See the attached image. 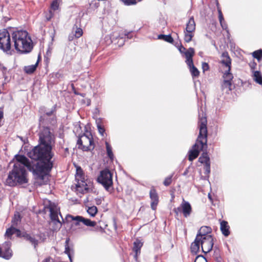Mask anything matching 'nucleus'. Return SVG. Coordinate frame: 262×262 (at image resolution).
<instances>
[{"mask_svg": "<svg viewBox=\"0 0 262 262\" xmlns=\"http://www.w3.org/2000/svg\"><path fill=\"white\" fill-rule=\"evenodd\" d=\"M52 150V147L38 145L27 153V156L30 159L39 161L36 164L32 165L33 174L38 180H44L47 178L53 168V162L51 159L54 154Z\"/></svg>", "mask_w": 262, "mask_h": 262, "instance_id": "1", "label": "nucleus"}, {"mask_svg": "<svg viewBox=\"0 0 262 262\" xmlns=\"http://www.w3.org/2000/svg\"><path fill=\"white\" fill-rule=\"evenodd\" d=\"M15 158L17 162L14 164L13 169L9 172L6 180V184L10 186H14L17 184H23L28 182L25 167L33 173L32 164L26 157L24 155H16Z\"/></svg>", "mask_w": 262, "mask_h": 262, "instance_id": "2", "label": "nucleus"}, {"mask_svg": "<svg viewBox=\"0 0 262 262\" xmlns=\"http://www.w3.org/2000/svg\"><path fill=\"white\" fill-rule=\"evenodd\" d=\"M203 115V114H202ZM199 135L196 140V143L193 146L192 149L189 151L188 160L192 161L196 158L200 150H203L205 147H207V119L205 117H201L199 115Z\"/></svg>", "mask_w": 262, "mask_h": 262, "instance_id": "3", "label": "nucleus"}, {"mask_svg": "<svg viewBox=\"0 0 262 262\" xmlns=\"http://www.w3.org/2000/svg\"><path fill=\"white\" fill-rule=\"evenodd\" d=\"M12 38L14 42L15 49L23 53L30 52L33 47L32 41L26 31H16L13 32Z\"/></svg>", "mask_w": 262, "mask_h": 262, "instance_id": "4", "label": "nucleus"}, {"mask_svg": "<svg viewBox=\"0 0 262 262\" xmlns=\"http://www.w3.org/2000/svg\"><path fill=\"white\" fill-rule=\"evenodd\" d=\"M75 179L77 182L76 184L77 192L84 194L90 191L91 183L85 179L83 172L80 167L76 169Z\"/></svg>", "mask_w": 262, "mask_h": 262, "instance_id": "5", "label": "nucleus"}, {"mask_svg": "<svg viewBox=\"0 0 262 262\" xmlns=\"http://www.w3.org/2000/svg\"><path fill=\"white\" fill-rule=\"evenodd\" d=\"M50 211V216L51 222L50 223L53 231L59 230L62 226V223L59 221L58 216L59 208L54 203L50 202L48 207Z\"/></svg>", "mask_w": 262, "mask_h": 262, "instance_id": "6", "label": "nucleus"}, {"mask_svg": "<svg viewBox=\"0 0 262 262\" xmlns=\"http://www.w3.org/2000/svg\"><path fill=\"white\" fill-rule=\"evenodd\" d=\"M78 148L83 151H90L94 148V144L92 136L90 133L81 136L77 142Z\"/></svg>", "mask_w": 262, "mask_h": 262, "instance_id": "7", "label": "nucleus"}, {"mask_svg": "<svg viewBox=\"0 0 262 262\" xmlns=\"http://www.w3.org/2000/svg\"><path fill=\"white\" fill-rule=\"evenodd\" d=\"M39 141L40 145L45 147H52L54 142L53 135L51 134L48 127H44L39 134Z\"/></svg>", "mask_w": 262, "mask_h": 262, "instance_id": "8", "label": "nucleus"}, {"mask_svg": "<svg viewBox=\"0 0 262 262\" xmlns=\"http://www.w3.org/2000/svg\"><path fill=\"white\" fill-rule=\"evenodd\" d=\"M97 181L107 191H108L113 185L112 174L108 169L103 170L101 171Z\"/></svg>", "mask_w": 262, "mask_h": 262, "instance_id": "9", "label": "nucleus"}, {"mask_svg": "<svg viewBox=\"0 0 262 262\" xmlns=\"http://www.w3.org/2000/svg\"><path fill=\"white\" fill-rule=\"evenodd\" d=\"M11 47V37L7 29L0 30V49L7 52Z\"/></svg>", "mask_w": 262, "mask_h": 262, "instance_id": "10", "label": "nucleus"}, {"mask_svg": "<svg viewBox=\"0 0 262 262\" xmlns=\"http://www.w3.org/2000/svg\"><path fill=\"white\" fill-rule=\"evenodd\" d=\"M195 30V23L193 17H191L187 23L186 28L184 31V39L185 42H189L191 41L192 37L194 36Z\"/></svg>", "mask_w": 262, "mask_h": 262, "instance_id": "11", "label": "nucleus"}, {"mask_svg": "<svg viewBox=\"0 0 262 262\" xmlns=\"http://www.w3.org/2000/svg\"><path fill=\"white\" fill-rule=\"evenodd\" d=\"M192 211V207L190 204L188 202L185 201L184 199H183L180 206L177 208H174L173 209V211L177 215H178L180 213H182L185 217H188L189 216Z\"/></svg>", "mask_w": 262, "mask_h": 262, "instance_id": "12", "label": "nucleus"}, {"mask_svg": "<svg viewBox=\"0 0 262 262\" xmlns=\"http://www.w3.org/2000/svg\"><path fill=\"white\" fill-rule=\"evenodd\" d=\"M66 220L67 222H69L71 220L75 221V225L76 226L79 225L80 223H82L84 225L90 227H94L96 224L95 222L92 221L90 219H85L81 216H73L70 214H68L66 216Z\"/></svg>", "mask_w": 262, "mask_h": 262, "instance_id": "13", "label": "nucleus"}, {"mask_svg": "<svg viewBox=\"0 0 262 262\" xmlns=\"http://www.w3.org/2000/svg\"><path fill=\"white\" fill-rule=\"evenodd\" d=\"M203 252L207 253L212 249L213 239L212 236H206L200 239Z\"/></svg>", "mask_w": 262, "mask_h": 262, "instance_id": "14", "label": "nucleus"}, {"mask_svg": "<svg viewBox=\"0 0 262 262\" xmlns=\"http://www.w3.org/2000/svg\"><path fill=\"white\" fill-rule=\"evenodd\" d=\"M5 245L2 248H0V257L8 259L12 256V251L10 249L9 242H6Z\"/></svg>", "mask_w": 262, "mask_h": 262, "instance_id": "15", "label": "nucleus"}, {"mask_svg": "<svg viewBox=\"0 0 262 262\" xmlns=\"http://www.w3.org/2000/svg\"><path fill=\"white\" fill-rule=\"evenodd\" d=\"M150 198L151 200V208L152 210H155L159 202V198L158 194L154 188L151 189L149 193Z\"/></svg>", "mask_w": 262, "mask_h": 262, "instance_id": "16", "label": "nucleus"}, {"mask_svg": "<svg viewBox=\"0 0 262 262\" xmlns=\"http://www.w3.org/2000/svg\"><path fill=\"white\" fill-rule=\"evenodd\" d=\"M221 58L222 60L221 63L227 69H228V71H231V59L228 53L227 52H223L222 54Z\"/></svg>", "mask_w": 262, "mask_h": 262, "instance_id": "17", "label": "nucleus"}, {"mask_svg": "<svg viewBox=\"0 0 262 262\" xmlns=\"http://www.w3.org/2000/svg\"><path fill=\"white\" fill-rule=\"evenodd\" d=\"M21 236L24 238L27 241H28L35 248L38 244V240L34 235H31L27 232L21 233Z\"/></svg>", "mask_w": 262, "mask_h": 262, "instance_id": "18", "label": "nucleus"}, {"mask_svg": "<svg viewBox=\"0 0 262 262\" xmlns=\"http://www.w3.org/2000/svg\"><path fill=\"white\" fill-rule=\"evenodd\" d=\"M211 232V228L208 226H202L199 230L196 236H199V238L202 239L204 236H211L208 234Z\"/></svg>", "mask_w": 262, "mask_h": 262, "instance_id": "19", "label": "nucleus"}, {"mask_svg": "<svg viewBox=\"0 0 262 262\" xmlns=\"http://www.w3.org/2000/svg\"><path fill=\"white\" fill-rule=\"evenodd\" d=\"M185 58H186V64L191 63L193 62L192 57L194 54V50L192 48H189L187 51L184 52Z\"/></svg>", "mask_w": 262, "mask_h": 262, "instance_id": "20", "label": "nucleus"}, {"mask_svg": "<svg viewBox=\"0 0 262 262\" xmlns=\"http://www.w3.org/2000/svg\"><path fill=\"white\" fill-rule=\"evenodd\" d=\"M143 246V243L139 239H137L134 243L133 251L135 252L134 257L137 259L138 255L141 253V248Z\"/></svg>", "mask_w": 262, "mask_h": 262, "instance_id": "21", "label": "nucleus"}, {"mask_svg": "<svg viewBox=\"0 0 262 262\" xmlns=\"http://www.w3.org/2000/svg\"><path fill=\"white\" fill-rule=\"evenodd\" d=\"M59 7V4L57 0L52 2L51 5V8L49 10V15L46 16V18L48 20H50L54 15V11L58 10Z\"/></svg>", "mask_w": 262, "mask_h": 262, "instance_id": "22", "label": "nucleus"}, {"mask_svg": "<svg viewBox=\"0 0 262 262\" xmlns=\"http://www.w3.org/2000/svg\"><path fill=\"white\" fill-rule=\"evenodd\" d=\"M220 229L222 234L225 236H228L230 234V227L228 222L225 221H222L220 223Z\"/></svg>", "mask_w": 262, "mask_h": 262, "instance_id": "23", "label": "nucleus"}, {"mask_svg": "<svg viewBox=\"0 0 262 262\" xmlns=\"http://www.w3.org/2000/svg\"><path fill=\"white\" fill-rule=\"evenodd\" d=\"M13 234H16L17 237H19L21 236V233L19 230L13 227H11L6 230L5 235L9 238H11V236Z\"/></svg>", "mask_w": 262, "mask_h": 262, "instance_id": "24", "label": "nucleus"}, {"mask_svg": "<svg viewBox=\"0 0 262 262\" xmlns=\"http://www.w3.org/2000/svg\"><path fill=\"white\" fill-rule=\"evenodd\" d=\"M200 239L199 236H196L194 241L191 244V251L194 254H196L200 249V245H201Z\"/></svg>", "mask_w": 262, "mask_h": 262, "instance_id": "25", "label": "nucleus"}, {"mask_svg": "<svg viewBox=\"0 0 262 262\" xmlns=\"http://www.w3.org/2000/svg\"><path fill=\"white\" fill-rule=\"evenodd\" d=\"M215 3H216V6H217V11L219 13V18L220 24L223 29L227 30V25L224 20L221 10L220 8L219 7V2L217 0H215Z\"/></svg>", "mask_w": 262, "mask_h": 262, "instance_id": "26", "label": "nucleus"}, {"mask_svg": "<svg viewBox=\"0 0 262 262\" xmlns=\"http://www.w3.org/2000/svg\"><path fill=\"white\" fill-rule=\"evenodd\" d=\"M252 77L254 81L260 85H262V75L259 71H253Z\"/></svg>", "mask_w": 262, "mask_h": 262, "instance_id": "27", "label": "nucleus"}, {"mask_svg": "<svg viewBox=\"0 0 262 262\" xmlns=\"http://www.w3.org/2000/svg\"><path fill=\"white\" fill-rule=\"evenodd\" d=\"M38 60L37 61L35 64H32L30 66H25L24 67V71L27 74H32L36 69V68L38 66Z\"/></svg>", "mask_w": 262, "mask_h": 262, "instance_id": "28", "label": "nucleus"}, {"mask_svg": "<svg viewBox=\"0 0 262 262\" xmlns=\"http://www.w3.org/2000/svg\"><path fill=\"white\" fill-rule=\"evenodd\" d=\"M187 66H188L190 73L191 74V75L193 77H198L200 74V72L198 70V69L194 67L193 62H192V64L188 63L187 64Z\"/></svg>", "mask_w": 262, "mask_h": 262, "instance_id": "29", "label": "nucleus"}, {"mask_svg": "<svg viewBox=\"0 0 262 262\" xmlns=\"http://www.w3.org/2000/svg\"><path fill=\"white\" fill-rule=\"evenodd\" d=\"M158 39L164 40V41L169 43H172L173 41V39L170 34H160L158 36Z\"/></svg>", "mask_w": 262, "mask_h": 262, "instance_id": "30", "label": "nucleus"}, {"mask_svg": "<svg viewBox=\"0 0 262 262\" xmlns=\"http://www.w3.org/2000/svg\"><path fill=\"white\" fill-rule=\"evenodd\" d=\"M223 77L224 78V80L231 82L233 78V76L232 73H230V71H228V69H227L225 71Z\"/></svg>", "mask_w": 262, "mask_h": 262, "instance_id": "31", "label": "nucleus"}, {"mask_svg": "<svg viewBox=\"0 0 262 262\" xmlns=\"http://www.w3.org/2000/svg\"><path fill=\"white\" fill-rule=\"evenodd\" d=\"M199 161L200 163L205 165L210 163V159L207 154L203 153V155L199 158Z\"/></svg>", "mask_w": 262, "mask_h": 262, "instance_id": "32", "label": "nucleus"}, {"mask_svg": "<svg viewBox=\"0 0 262 262\" xmlns=\"http://www.w3.org/2000/svg\"><path fill=\"white\" fill-rule=\"evenodd\" d=\"M106 152L107 156L110 159L113 160L114 158V155L112 151V147L107 142H105Z\"/></svg>", "mask_w": 262, "mask_h": 262, "instance_id": "33", "label": "nucleus"}, {"mask_svg": "<svg viewBox=\"0 0 262 262\" xmlns=\"http://www.w3.org/2000/svg\"><path fill=\"white\" fill-rule=\"evenodd\" d=\"M252 56L254 58L260 61L262 58V50H258L253 52Z\"/></svg>", "mask_w": 262, "mask_h": 262, "instance_id": "34", "label": "nucleus"}, {"mask_svg": "<svg viewBox=\"0 0 262 262\" xmlns=\"http://www.w3.org/2000/svg\"><path fill=\"white\" fill-rule=\"evenodd\" d=\"M88 213L92 216H94L97 212V208L96 206H92L88 208Z\"/></svg>", "mask_w": 262, "mask_h": 262, "instance_id": "35", "label": "nucleus"}, {"mask_svg": "<svg viewBox=\"0 0 262 262\" xmlns=\"http://www.w3.org/2000/svg\"><path fill=\"white\" fill-rule=\"evenodd\" d=\"M231 82L227 81L224 80L223 83L222 84V87L223 90H225V89H227V91H230L231 90Z\"/></svg>", "mask_w": 262, "mask_h": 262, "instance_id": "36", "label": "nucleus"}, {"mask_svg": "<svg viewBox=\"0 0 262 262\" xmlns=\"http://www.w3.org/2000/svg\"><path fill=\"white\" fill-rule=\"evenodd\" d=\"M172 177V176L171 175L165 178L163 182V184L165 186H168L171 183Z\"/></svg>", "mask_w": 262, "mask_h": 262, "instance_id": "37", "label": "nucleus"}, {"mask_svg": "<svg viewBox=\"0 0 262 262\" xmlns=\"http://www.w3.org/2000/svg\"><path fill=\"white\" fill-rule=\"evenodd\" d=\"M194 262H207L206 259L202 255H198L196 257Z\"/></svg>", "mask_w": 262, "mask_h": 262, "instance_id": "38", "label": "nucleus"}, {"mask_svg": "<svg viewBox=\"0 0 262 262\" xmlns=\"http://www.w3.org/2000/svg\"><path fill=\"white\" fill-rule=\"evenodd\" d=\"M20 215L19 214H15L12 221L13 225H17L19 221H20Z\"/></svg>", "mask_w": 262, "mask_h": 262, "instance_id": "39", "label": "nucleus"}, {"mask_svg": "<svg viewBox=\"0 0 262 262\" xmlns=\"http://www.w3.org/2000/svg\"><path fill=\"white\" fill-rule=\"evenodd\" d=\"M205 174L208 175L210 172V163L204 165Z\"/></svg>", "mask_w": 262, "mask_h": 262, "instance_id": "40", "label": "nucleus"}, {"mask_svg": "<svg viewBox=\"0 0 262 262\" xmlns=\"http://www.w3.org/2000/svg\"><path fill=\"white\" fill-rule=\"evenodd\" d=\"M82 30L81 28H77L75 32V36L76 38H79L82 36Z\"/></svg>", "mask_w": 262, "mask_h": 262, "instance_id": "41", "label": "nucleus"}, {"mask_svg": "<svg viewBox=\"0 0 262 262\" xmlns=\"http://www.w3.org/2000/svg\"><path fill=\"white\" fill-rule=\"evenodd\" d=\"M56 110V105H54L52 108L51 110L49 111H46L45 114L47 116H50L53 114V113Z\"/></svg>", "mask_w": 262, "mask_h": 262, "instance_id": "42", "label": "nucleus"}, {"mask_svg": "<svg viewBox=\"0 0 262 262\" xmlns=\"http://www.w3.org/2000/svg\"><path fill=\"white\" fill-rule=\"evenodd\" d=\"M54 76L56 78L58 79H62L64 77L63 74L59 71L56 73L54 74Z\"/></svg>", "mask_w": 262, "mask_h": 262, "instance_id": "43", "label": "nucleus"}, {"mask_svg": "<svg viewBox=\"0 0 262 262\" xmlns=\"http://www.w3.org/2000/svg\"><path fill=\"white\" fill-rule=\"evenodd\" d=\"M97 128H98V132H99V134L103 136L104 132H105V129H104V127H103V126L102 125H99L97 127Z\"/></svg>", "mask_w": 262, "mask_h": 262, "instance_id": "44", "label": "nucleus"}, {"mask_svg": "<svg viewBox=\"0 0 262 262\" xmlns=\"http://www.w3.org/2000/svg\"><path fill=\"white\" fill-rule=\"evenodd\" d=\"M202 69L203 71H207L209 69V65L206 62H203Z\"/></svg>", "mask_w": 262, "mask_h": 262, "instance_id": "45", "label": "nucleus"}, {"mask_svg": "<svg viewBox=\"0 0 262 262\" xmlns=\"http://www.w3.org/2000/svg\"><path fill=\"white\" fill-rule=\"evenodd\" d=\"M70 248L68 246L66 247L65 248V253L68 255V256H69L70 260L71 261L72 259H71V256L70 255Z\"/></svg>", "mask_w": 262, "mask_h": 262, "instance_id": "46", "label": "nucleus"}, {"mask_svg": "<svg viewBox=\"0 0 262 262\" xmlns=\"http://www.w3.org/2000/svg\"><path fill=\"white\" fill-rule=\"evenodd\" d=\"M95 203L97 205H99L101 204L102 201V199L101 198H97L95 199Z\"/></svg>", "mask_w": 262, "mask_h": 262, "instance_id": "47", "label": "nucleus"}, {"mask_svg": "<svg viewBox=\"0 0 262 262\" xmlns=\"http://www.w3.org/2000/svg\"><path fill=\"white\" fill-rule=\"evenodd\" d=\"M256 65L257 64L255 62H252L249 63V66L250 67L251 69L252 70L256 68Z\"/></svg>", "mask_w": 262, "mask_h": 262, "instance_id": "48", "label": "nucleus"}, {"mask_svg": "<svg viewBox=\"0 0 262 262\" xmlns=\"http://www.w3.org/2000/svg\"><path fill=\"white\" fill-rule=\"evenodd\" d=\"M179 50L181 53L184 54V52H185V51H186V49L183 46H181L179 48Z\"/></svg>", "mask_w": 262, "mask_h": 262, "instance_id": "49", "label": "nucleus"}, {"mask_svg": "<svg viewBox=\"0 0 262 262\" xmlns=\"http://www.w3.org/2000/svg\"><path fill=\"white\" fill-rule=\"evenodd\" d=\"M42 262H53V259L51 257H47Z\"/></svg>", "mask_w": 262, "mask_h": 262, "instance_id": "50", "label": "nucleus"}, {"mask_svg": "<svg viewBox=\"0 0 262 262\" xmlns=\"http://www.w3.org/2000/svg\"><path fill=\"white\" fill-rule=\"evenodd\" d=\"M96 123L97 125V127H98L99 125H101V119L100 118L97 119L96 120Z\"/></svg>", "mask_w": 262, "mask_h": 262, "instance_id": "51", "label": "nucleus"}, {"mask_svg": "<svg viewBox=\"0 0 262 262\" xmlns=\"http://www.w3.org/2000/svg\"><path fill=\"white\" fill-rule=\"evenodd\" d=\"M64 154H63L64 157H67V155L69 154V148L68 147H66L64 148Z\"/></svg>", "mask_w": 262, "mask_h": 262, "instance_id": "52", "label": "nucleus"}, {"mask_svg": "<svg viewBox=\"0 0 262 262\" xmlns=\"http://www.w3.org/2000/svg\"><path fill=\"white\" fill-rule=\"evenodd\" d=\"M189 168V167H188L187 168H186L185 169V170L184 171V172L183 173V176H186L188 174V173L189 172V170H188Z\"/></svg>", "mask_w": 262, "mask_h": 262, "instance_id": "53", "label": "nucleus"}, {"mask_svg": "<svg viewBox=\"0 0 262 262\" xmlns=\"http://www.w3.org/2000/svg\"><path fill=\"white\" fill-rule=\"evenodd\" d=\"M127 36V37L128 38H131V36H130V34L129 33H128L127 35H126Z\"/></svg>", "mask_w": 262, "mask_h": 262, "instance_id": "54", "label": "nucleus"}, {"mask_svg": "<svg viewBox=\"0 0 262 262\" xmlns=\"http://www.w3.org/2000/svg\"><path fill=\"white\" fill-rule=\"evenodd\" d=\"M58 213L60 214V216L61 217V218H62V216H61V215L60 213L59 212V211H58ZM62 221H63V222H64V221H63V219H62Z\"/></svg>", "mask_w": 262, "mask_h": 262, "instance_id": "55", "label": "nucleus"}, {"mask_svg": "<svg viewBox=\"0 0 262 262\" xmlns=\"http://www.w3.org/2000/svg\"><path fill=\"white\" fill-rule=\"evenodd\" d=\"M42 118V116L40 117V122L41 121Z\"/></svg>", "mask_w": 262, "mask_h": 262, "instance_id": "56", "label": "nucleus"}]
</instances>
